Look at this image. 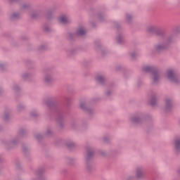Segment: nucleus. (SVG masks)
<instances>
[{"instance_id": "obj_1", "label": "nucleus", "mask_w": 180, "mask_h": 180, "mask_svg": "<svg viewBox=\"0 0 180 180\" xmlns=\"http://www.w3.org/2000/svg\"><path fill=\"white\" fill-rule=\"evenodd\" d=\"M44 105H46L49 108L48 115L49 116L53 115L56 117V120L59 124L60 129H64V112L61 110V107L56 102L51 101V98H46L44 100Z\"/></svg>"}, {"instance_id": "obj_2", "label": "nucleus", "mask_w": 180, "mask_h": 180, "mask_svg": "<svg viewBox=\"0 0 180 180\" xmlns=\"http://www.w3.org/2000/svg\"><path fill=\"white\" fill-rule=\"evenodd\" d=\"M26 134H27V131H26V129H21L18 132V137L14 138L11 141H8L6 139H3L1 143L6 147V150L15 148V147L19 144V139L25 137Z\"/></svg>"}, {"instance_id": "obj_3", "label": "nucleus", "mask_w": 180, "mask_h": 180, "mask_svg": "<svg viewBox=\"0 0 180 180\" xmlns=\"http://www.w3.org/2000/svg\"><path fill=\"white\" fill-rule=\"evenodd\" d=\"M142 70L143 72L152 74L153 84H158L161 75V71L158 68L154 66H144Z\"/></svg>"}, {"instance_id": "obj_4", "label": "nucleus", "mask_w": 180, "mask_h": 180, "mask_svg": "<svg viewBox=\"0 0 180 180\" xmlns=\"http://www.w3.org/2000/svg\"><path fill=\"white\" fill-rule=\"evenodd\" d=\"M167 78L170 82H173V84H175L176 85H179L180 84L179 75H178V74H176L172 69L167 70Z\"/></svg>"}, {"instance_id": "obj_5", "label": "nucleus", "mask_w": 180, "mask_h": 180, "mask_svg": "<svg viewBox=\"0 0 180 180\" xmlns=\"http://www.w3.org/2000/svg\"><path fill=\"white\" fill-rule=\"evenodd\" d=\"M148 33H154L156 36L159 37H165L167 36V31L162 30L157 26H150L147 29Z\"/></svg>"}, {"instance_id": "obj_6", "label": "nucleus", "mask_w": 180, "mask_h": 180, "mask_svg": "<svg viewBox=\"0 0 180 180\" xmlns=\"http://www.w3.org/2000/svg\"><path fill=\"white\" fill-rule=\"evenodd\" d=\"M95 155V150L94 148L87 146L86 147V153L84 155L85 162H92Z\"/></svg>"}, {"instance_id": "obj_7", "label": "nucleus", "mask_w": 180, "mask_h": 180, "mask_svg": "<svg viewBox=\"0 0 180 180\" xmlns=\"http://www.w3.org/2000/svg\"><path fill=\"white\" fill-rule=\"evenodd\" d=\"M146 119V116H144L143 114L134 115L133 117H130V120L134 124H141V123H143Z\"/></svg>"}, {"instance_id": "obj_8", "label": "nucleus", "mask_w": 180, "mask_h": 180, "mask_svg": "<svg viewBox=\"0 0 180 180\" xmlns=\"http://www.w3.org/2000/svg\"><path fill=\"white\" fill-rule=\"evenodd\" d=\"M172 109H174V102L171 98H166L165 100V105L163 110L165 113H169V112H172Z\"/></svg>"}, {"instance_id": "obj_9", "label": "nucleus", "mask_w": 180, "mask_h": 180, "mask_svg": "<svg viewBox=\"0 0 180 180\" xmlns=\"http://www.w3.org/2000/svg\"><path fill=\"white\" fill-rule=\"evenodd\" d=\"M80 109L82 110H84V112H87V113L90 115L92 116L94 115V109L91 107H89V105L86 103L85 101H82L80 102Z\"/></svg>"}, {"instance_id": "obj_10", "label": "nucleus", "mask_w": 180, "mask_h": 180, "mask_svg": "<svg viewBox=\"0 0 180 180\" xmlns=\"http://www.w3.org/2000/svg\"><path fill=\"white\" fill-rule=\"evenodd\" d=\"M44 82L46 86H53V85H54V79L53 78V75L50 73L45 75L44 77Z\"/></svg>"}, {"instance_id": "obj_11", "label": "nucleus", "mask_w": 180, "mask_h": 180, "mask_svg": "<svg viewBox=\"0 0 180 180\" xmlns=\"http://www.w3.org/2000/svg\"><path fill=\"white\" fill-rule=\"evenodd\" d=\"M174 150L176 155L180 154V136L174 139Z\"/></svg>"}, {"instance_id": "obj_12", "label": "nucleus", "mask_w": 180, "mask_h": 180, "mask_svg": "<svg viewBox=\"0 0 180 180\" xmlns=\"http://www.w3.org/2000/svg\"><path fill=\"white\" fill-rule=\"evenodd\" d=\"M95 79L96 82H97V84H99V85H102V86L108 84V79H106V77L103 75H98L96 77Z\"/></svg>"}, {"instance_id": "obj_13", "label": "nucleus", "mask_w": 180, "mask_h": 180, "mask_svg": "<svg viewBox=\"0 0 180 180\" xmlns=\"http://www.w3.org/2000/svg\"><path fill=\"white\" fill-rule=\"evenodd\" d=\"M95 165H94L93 162H85V170L87 174H92L95 172Z\"/></svg>"}, {"instance_id": "obj_14", "label": "nucleus", "mask_w": 180, "mask_h": 180, "mask_svg": "<svg viewBox=\"0 0 180 180\" xmlns=\"http://www.w3.org/2000/svg\"><path fill=\"white\" fill-rule=\"evenodd\" d=\"M175 42V35L170 34L165 38L164 44L168 47Z\"/></svg>"}, {"instance_id": "obj_15", "label": "nucleus", "mask_w": 180, "mask_h": 180, "mask_svg": "<svg viewBox=\"0 0 180 180\" xmlns=\"http://www.w3.org/2000/svg\"><path fill=\"white\" fill-rule=\"evenodd\" d=\"M167 49H168V46L164 42L155 45V50L157 53H161V51H164V50H167Z\"/></svg>"}, {"instance_id": "obj_16", "label": "nucleus", "mask_w": 180, "mask_h": 180, "mask_svg": "<svg viewBox=\"0 0 180 180\" xmlns=\"http://www.w3.org/2000/svg\"><path fill=\"white\" fill-rule=\"evenodd\" d=\"M45 171H46V169H44V167L39 168L37 170L36 174H37V176H39V180H46V178L43 175V174H44Z\"/></svg>"}, {"instance_id": "obj_17", "label": "nucleus", "mask_w": 180, "mask_h": 180, "mask_svg": "<svg viewBox=\"0 0 180 180\" xmlns=\"http://www.w3.org/2000/svg\"><path fill=\"white\" fill-rule=\"evenodd\" d=\"M150 105L152 106H157V103L158 102V98H157L156 94H153L150 100Z\"/></svg>"}, {"instance_id": "obj_18", "label": "nucleus", "mask_w": 180, "mask_h": 180, "mask_svg": "<svg viewBox=\"0 0 180 180\" xmlns=\"http://www.w3.org/2000/svg\"><path fill=\"white\" fill-rule=\"evenodd\" d=\"M136 175L138 179H143L144 178V172H143V168L137 167Z\"/></svg>"}, {"instance_id": "obj_19", "label": "nucleus", "mask_w": 180, "mask_h": 180, "mask_svg": "<svg viewBox=\"0 0 180 180\" xmlns=\"http://www.w3.org/2000/svg\"><path fill=\"white\" fill-rule=\"evenodd\" d=\"M60 22L63 25H70V23H71V20H68L65 16H62L60 19Z\"/></svg>"}, {"instance_id": "obj_20", "label": "nucleus", "mask_w": 180, "mask_h": 180, "mask_svg": "<svg viewBox=\"0 0 180 180\" xmlns=\"http://www.w3.org/2000/svg\"><path fill=\"white\" fill-rule=\"evenodd\" d=\"M65 146L68 150H74L75 147H77V145H75V143L73 141H69L65 143Z\"/></svg>"}, {"instance_id": "obj_21", "label": "nucleus", "mask_w": 180, "mask_h": 180, "mask_svg": "<svg viewBox=\"0 0 180 180\" xmlns=\"http://www.w3.org/2000/svg\"><path fill=\"white\" fill-rule=\"evenodd\" d=\"M19 13H13L10 15V20L11 22H15V20H19Z\"/></svg>"}, {"instance_id": "obj_22", "label": "nucleus", "mask_w": 180, "mask_h": 180, "mask_svg": "<svg viewBox=\"0 0 180 180\" xmlns=\"http://www.w3.org/2000/svg\"><path fill=\"white\" fill-rule=\"evenodd\" d=\"M133 15L127 13L125 15V20L129 25H130L131 24V22H133Z\"/></svg>"}, {"instance_id": "obj_23", "label": "nucleus", "mask_w": 180, "mask_h": 180, "mask_svg": "<svg viewBox=\"0 0 180 180\" xmlns=\"http://www.w3.org/2000/svg\"><path fill=\"white\" fill-rule=\"evenodd\" d=\"M77 34L75 33H72V32H68L67 34V39L68 40H75V39H77Z\"/></svg>"}, {"instance_id": "obj_24", "label": "nucleus", "mask_w": 180, "mask_h": 180, "mask_svg": "<svg viewBox=\"0 0 180 180\" xmlns=\"http://www.w3.org/2000/svg\"><path fill=\"white\" fill-rule=\"evenodd\" d=\"M32 77H33V75H32V73H23L22 75V79H23V81H29L30 78H32Z\"/></svg>"}, {"instance_id": "obj_25", "label": "nucleus", "mask_w": 180, "mask_h": 180, "mask_svg": "<svg viewBox=\"0 0 180 180\" xmlns=\"http://www.w3.org/2000/svg\"><path fill=\"white\" fill-rule=\"evenodd\" d=\"M86 34V32L85 30H84V28H79L76 31V36L78 37V36H85Z\"/></svg>"}, {"instance_id": "obj_26", "label": "nucleus", "mask_w": 180, "mask_h": 180, "mask_svg": "<svg viewBox=\"0 0 180 180\" xmlns=\"http://www.w3.org/2000/svg\"><path fill=\"white\" fill-rule=\"evenodd\" d=\"M116 40L118 44H123V43H124V38L123 37V34H120L117 37Z\"/></svg>"}, {"instance_id": "obj_27", "label": "nucleus", "mask_w": 180, "mask_h": 180, "mask_svg": "<svg viewBox=\"0 0 180 180\" xmlns=\"http://www.w3.org/2000/svg\"><path fill=\"white\" fill-rule=\"evenodd\" d=\"M98 18L99 22H105L106 20V16L105 15V14L102 13H98Z\"/></svg>"}, {"instance_id": "obj_28", "label": "nucleus", "mask_w": 180, "mask_h": 180, "mask_svg": "<svg viewBox=\"0 0 180 180\" xmlns=\"http://www.w3.org/2000/svg\"><path fill=\"white\" fill-rule=\"evenodd\" d=\"M39 18H40V11H34L31 14L32 19H39Z\"/></svg>"}, {"instance_id": "obj_29", "label": "nucleus", "mask_w": 180, "mask_h": 180, "mask_svg": "<svg viewBox=\"0 0 180 180\" xmlns=\"http://www.w3.org/2000/svg\"><path fill=\"white\" fill-rule=\"evenodd\" d=\"M45 18L46 19H47V20H50L51 19H53V11L50 10L47 11L45 15Z\"/></svg>"}, {"instance_id": "obj_30", "label": "nucleus", "mask_w": 180, "mask_h": 180, "mask_svg": "<svg viewBox=\"0 0 180 180\" xmlns=\"http://www.w3.org/2000/svg\"><path fill=\"white\" fill-rule=\"evenodd\" d=\"M64 103L66 105V106H70L71 105V98L68 96H65L64 97Z\"/></svg>"}, {"instance_id": "obj_31", "label": "nucleus", "mask_w": 180, "mask_h": 180, "mask_svg": "<svg viewBox=\"0 0 180 180\" xmlns=\"http://www.w3.org/2000/svg\"><path fill=\"white\" fill-rule=\"evenodd\" d=\"M30 115L32 117L36 118L39 116V112L37 110H32L30 111Z\"/></svg>"}, {"instance_id": "obj_32", "label": "nucleus", "mask_w": 180, "mask_h": 180, "mask_svg": "<svg viewBox=\"0 0 180 180\" xmlns=\"http://www.w3.org/2000/svg\"><path fill=\"white\" fill-rule=\"evenodd\" d=\"M105 96H106V98H110V96H112V95H113V90L112 89H108L106 91V92H105Z\"/></svg>"}, {"instance_id": "obj_33", "label": "nucleus", "mask_w": 180, "mask_h": 180, "mask_svg": "<svg viewBox=\"0 0 180 180\" xmlns=\"http://www.w3.org/2000/svg\"><path fill=\"white\" fill-rule=\"evenodd\" d=\"M13 91L15 93L18 94V92H19V91H20V87L19 86H18L17 84H14L12 88Z\"/></svg>"}, {"instance_id": "obj_34", "label": "nucleus", "mask_w": 180, "mask_h": 180, "mask_svg": "<svg viewBox=\"0 0 180 180\" xmlns=\"http://www.w3.org/2000/svg\"><path fill=\"white\" fill-rule=\"evenodd\" d=\"M25 105L23 103H20L17 105V110L18 112H22V110H25Z\"/></svg>"}, {"instance_id": "obj_35", "label": "nucleus", "mask_w": 180, "mask_h": 180, "mask_svg": "<svg viewBox=\"0 0 180 180\" xmlns=\"http://www.w3.org/2000/svg\"><path fill=\"white\" fill-rule=\"evenodd\" d=\"M67 51L69 56H73V54H75V53H77V50L75 49H72L70 50L68 49Z\"/></svg>"}, {"instance_id": "obj_36", "label": "nucleus", "mask_w": 180, "mask_h": 180, "mask_svg": "<svg viewBox=\"0 0 180 180\" xmlns=\"http://www.w3.org/2000/svg\"><path fill=\"white\" fill-rule=\"evenodd\" d=\"M22 151H23V153H24V154H25V155H27V154H29L30 150H29V148H27L26 146H22Z\"/></svg>"}, {"instance_id": "obj_37", "label": "nucleus", "mask_w": 180, "mask_h": 180, "mask_svg": "<svg viewBox=\"0 0 180 180\" xmlns=\"http://www.w3.org/2000/svg\"><path fill=\"white\" fill-rule=\"evenodd\" d=\"M34 137H35L36 140L40 141V140H43L44 136H43L40 134H37L34 136Z\"/></svg>"}, {"instance_id": "obj_38", "label": "nucleus", "mask_w": 180, "mask_h": 180, "mask_svg": "<svg viewBox=\"0 0 180 180\" xmlns=\"http://www.w3.org/2000/svg\"><path fill=\"white\" fill-rule=\"evenodd\" d=\"M44 136H46L47 137H51V136H53V131H51L50 129H47L44 134Z\"/></svg>"}, {"instance_id": "obj_39", "label": "nucleus", "mask_w": 180, "mask_h": 180, "mask_svg": "<svg viewBox=\"0 0 180 180\" xmlns=\"http://www.w3.org/2000/svg\"><path fill=\"white\" fill-rule=\"evenodd\" d=\"M38 50H39V51H44L46 50H47V46H46V45H41Z\"/></svg>"}, {"instance_id": "obj_40", "label": "nucleus", "mask_w": 180, "mask_h": 180, "mask_svg": "<svg viewBox=\"0 0 180 180\" xmlns=\"http://www.w3.org/2000/svg\"><path fill=\"white\" fill-rule=\"evenodd\" d=\"M137 57H139V54L138 53H135L134 52L131 53V60H136V58H137Z\"/></svg>"}, {"instance_id": "obj_41", "label": "nucleus", "mask_w": 180, "mask_h": 180, "mask_svg": "<svg viewBox=\"0 0 180 180\" xmlns=\"http://www.w3.org/2000/svg\"><path fill=\"white\" fill-rule=\"evenodd\" d=\"M114 26L117 30H120V29L122 28V27L119 25L117 22H114Z\"/></svg>"}, {"instance_id": "obj_42", "label": "nucleus", "mask_w": 180, "mask_h": 180, "mask_svg": "<svg viewBox=\"0 0 180 180\" xmlns=\"http://www.w3.org/2000/svg\"><path fill=\"white\" fill-rule=\"evenodd\" d=\"M4 120L8 122L9 120V112L4 113Z\"/></svg>"}, {"instance_id": "obj_43", "label": "nucleus", "mask_w": 180, "mask_h": 180, "mask_svg": "<svg viewBox=\"0 0 180 180\" xmlns=\"http://www.w3.org/2000/svg\"><path fill=\"white\" fill-rule=\"evenodd\" d=\"M6 68V65L2 64V63L0 64L1 71H5Z\"/></svg>"}, {"instance_id": "obj_44", "label": "nucleus", "mask_w": 180, "mask_h": 180, "mask_svg": "<svg viewBox=\"0 0 180 180\" xmlns=\"http://www.w3.org/2000/svg\"><path fill=\"white\" fill-rule=\"evenodd\" d=\"M44 32H46V33H50V32H51V30L50 29V27L46 26L44 27Z\"/></svg>"}, {"instance_id": "obj_45", "label": "nucleus", "mask_w": 180, "mask_h": 180, "mask_svg": "<svg viewBox=\"0 0 180 180\" xmlns=\"http://www.w3.org/2000/svg\"><path fill=\"white\" fill-rule=\"evenodd\" d=\"M68 160V162H69V164H70V165H72V164H74V159L69 158Z\"/></svg>"}, {"instance_id": "obj_46", "label": "nucleus", "mask_w": 180, "mask_h": 180, "mask_svg": "<svg viewBox=\"0 0 180 180\" xmlns=\"http://www.w3.org/2000/svg\"><path fill=\"white\" fill-rule=\"evenodd\" d=\"M71 127L72 129H75L77 127V123L75 122H72L71 123Z\"/></svg>"}, {"instance_id": "obj_47", "label": "nucleus", "mask_w": 180, "mask_h": 180, "mask_svg": "<svg viewBox=\"0 0 180 180\" xmlns=\"http://www.w3.org/2000/svg\"><path fill=\"white\" fill-rule=\"evenodd\" d=\"M101 155H102L103 157H106V155H108V153H106V151H105V150H102V151L101 152Z\"/></svg>"}, {"instance_id": "obj_48", "label": "nucleus", "mask_w": 180, "mask_h": 180, "mask_svg": "<svg viewBox=\"0 0 180 180\" xmlns=\"http://www.w3.org/2000/svg\"><path fill=\"white\" fill-rule=\"evenodd\" d=\"M95 46H96V50H99V49H101V44H96V42L95 43Z\"/></svg>"}, {"instance_id": "obj_49", "label": "nucleus", "mask_w": 180, "mask_h": 180, "mask_svg": "<svg viewBox=\"0 0 180 180\" xmlns=\"http://www.w3.org/2000/svg\"><path fill=\"white\" fill-rule=\"evenodd\" d=\"M109 140H110V139H109L108 137H104L103 138L104 143H108L109 141Z\"/></svg>"}, {"instance_id": "obj_50", "label": "nucleus", "mask_w": 180, "mask_h": 180, "mask_svg": "<svg viewBox=\"0 0 180 180\" xmlns=\"http://www.w3.org/2000/svg\"><path fill=\"white\" fill-rule=\"evenodd\" d=\"M29 7V5L27 4H24L22 7V9H26V8H28Z\"/></svg>"}, {"instance_id": "obj_51", "label": "nucleus", "mask_w": 180, "mask_h": 180, "mask_svg": "<svg viewBox=\"0 0 180 180\" xmlns=\"http://www.w3.org/2000/svg\"><path fill=\"white\" fill-rule=\"evenodd\" d=\"M127 180H134V178L131 176H128Z\"/></svg>"}, {"instance_id": "obj_52", "label": "nucleus", "mask_w": 180, "mask_h": 180, "mask_svg": "<svg viewBox=\"0 0 180 180\" xmlns=\"http://www.w3.org/2000/svg\"><path fill=\"white\" fill-rule=\"evenodd\" d=\"M62 172H63V174L67 173V172H68L67 169H63V170H62Z\"/></svg>"}, {"instance_id": "obj_53", "label": "nucleus", "mask_w": 180, "mask_h": 180, "mask_svg": "<svg viewBox=\"0 0 180 180\" xmlns=\"http://www.w3.org/2000/svg\"><path fill=\"white\" fill-rule=\"evenodd\" d=\"M8 1L12 4V2H18V1L19 0H8Z\"/></svg>"}, {"instance_id": "obj_54", "label": "nucleus", "mask_w": 180, "mask_h": 180, "mask_svg": "<svg viewBox=\"0 0 180 180\" xmlns=\"http://www.w3.org/2000/svg\"><path fill=\"white\" fill-rule=\"evenodd\" d=\"M101 54L103 56L105 54H106V52L105 51H101Z\"/></svg>"}, {"instance_id": "obj_55", "label": "nucleus", "mask_w": 180, "mask_h": 180, "mask_svg": "<svg viewBox=\"0 0 180 180\" xmlns=\"http://www.w3.org/2000/svg\"><path fill=\"white\" fill-rule=\"evenodd\" d=\"M22 40H27V37H22Z\"/></svg>"}, {"instance_id": "obj_56", "label": "nucleus", "mask_w": 180, "mask_h": 180, "mask_svg": "<svg viewBox=\"0 0 180 180\" xmlns=\"http://www.w3.org/2000/svg\"><path fill=\"white\" fill-rule=\"evenodd\" d=\"M2 92H4V90L2 89V88H0V95H2Z\"/></svg>"}, {"instance_id": "obj_57", "label": "nucleus", "mask_w": 180, "mask_h": 180, "mask_svg": "<svg viewBox=\"0 0 180 180\" xmlns=\"http://www.w3.org/2000/svg\"><path fill=\"white\" fill-rule=\"evenodd\" d=\"M16 167H17V168H20V165L19 163H17Z\"/></svg>"}, {"instance_id": "obj_58", "label": "nucleus", "mask_w": 180, "mask_h": 180, "mask_svg": "<svg viewBox=\"0 0 180 180\" xmlns=\"http://www.w3.org/2000/svg\"><path fill=\"white\" fill-rule=\"evenodd\" d=\"M92 26H93V27H95V22L92 23Z\"/></svg>"}, {"instance_id": "obj_59", "label": "nucleus", "mask_w": 180, "mask_h": 180, "mask_svg": "<svg viewBox=\"0 0 180 180\" xmlns=\"http://www.w3.org/2000/svg\"><path fill=\"white\" fill-rule=\"evenodd\" d=\"M177 172H178V174H179V175H180V169H179L177 170Z\"/></svg>"}, {"instance_id": "obj_60", "label": "nucleus", "mask_w": 180, "mask_h": 180, "mask_svg": "<svg viewBox=\"0 0 180 180\" xmlns=\"http://www.w3.org/2000/svg\"><path fill=\"white\" fill-rule=\"evenodd\" d=\"M0 131H2V127H0Z\"/></svg>"}, {"instance_id": "obj_61", "label": "nucleus", "mask_w": 180, "mask_h": 180, "mask_svg": "<svg viewBox=\"0 0 180 180\" xmlns=\"http://www.w3.org/2000/svg\"><path fill=\"white\" fill-rule=\"evenodd\" d=\"M2 161V158L0 157V162Z\"/></svg>"}]
</instances>
